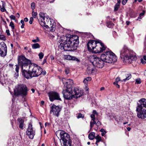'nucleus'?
Returning a JSON list of instances; mask_svg holds the SVG:
<instances>
[{
    "label": "nucleus",
    "instance_id": "obj_1",
    "mask_svg": "<svg viewBox=\"0 0 146 146\" xmlns=\"http://www.w3.org/2000/svg\"><path fill=\"white\" fill-rule=\"evenodd\" d=\"M101 59L96 55H91L89 60L93 65L98 68H102L104 66V62L109 63L115 62L117 61V57L113 52L107 51L101 55Z\"/></svg>",
    "mask_w": 146,
    "mask_h": 146
},
{
    "label": "nucleus",
    "instance_id": "obj_2",
    "mask_svg": "<svg viewBox=\"0 0 146 146\" xmlns=\"http://www.w3.org/2000/svg\"><path fill=\"white\" fill-rule=\"evenodd\" d=\"M59 41V47L61 49L65 51L76 50L79 43L78 37L76 35H73L69 38L62 36L60 37Z\"/></svg>",
    "mask_w": 146,
    "mask_h": 146
},
{
    "label": "nucleus",
    "instance_id": "obj_3",
    "mask_svg": "<svg viewBox=\"0 0 146 146\" xmlns=\"http://www.w3.org/2000/svg\"><path fill=\"white\" fill-rule=\"evenodd\" d=\"M42 71V68L40 67L31 64L29 66L28 71H27L26 70H23V73L22 74L27 79H31L33 77H38L40 75Z\"/></svg>",
    "mask_w": 146,
    "mask_h": 146
},
{
    "label": "nucleus",
    "instance_id": "obj_4",
    "mask_svg": "<svg viewBox=\"0 0 146 146\" xmlns=\"http://www.w3.org/2000/svg\"><path fill=\"white\" fill-rule=\"evenodd\" d=\"M106 47L103 43L96 40L90 41L87 44V48L89 51L95 53L101 52Z\"/></svg>",
    "mask_w": 146,
    "mask_h": 146
},
{
    "label": "nucleus",
    "instance_id": "obj_5",
    "mask_svg": "<svg viewBox=\"0 0 146 146\" xmlns=\"http://www.w3.org/2000/svg\"><path fill=\"white\" fill-rule=\"evenodd\" d=\"M136 111L137 116L139 118L144 119L146 115V99L142 98L139 100L137 103Z\"/></svg>",
    "mask_w": 146,
    "mask_h": 146
},
{
    "label": "nucleus",
    "instance_id": "obj_6",
    "mask_svg": "<svg viewBox=\"0 0 146 146\" xmlns=\"http://www.w3.org/2000/svg\"><path fill=\"white\" fill-rule=\"evenodd\" d=\"M130 51L127 47L124 46L121 51L120 54L122 56H125L124 57L125 62L131 63L132 61H135L136 57L135 56L130 54Z\"/></svg>",
    "mask_w": 146,
    "mask_h": 146
},
{
    "label": "nucleus",
    "instance_id": "obj_7",
    "mask_svg": "<svg viewBox=\"0 0 146 146\" xmlns=\"http://www.w3.org/2000/svg\"><path fill=\"white\" fill-rule=\"evenodd\" d=\"M28 89L26 86L23 84H19L15 87L14 94L16 96H25L27 94Z\"/></svg>",
    "mask_w": 146,
    "mask_h": 146
},
{
    "label": "nucleus",
    "instance_id": "obj_8",
    "mask_svg": "<svg viewBox=\"0 0 146 146\" xmlns=\"http://www.w3.org/2000/svg\"><path fill=\"white\" fill-rule=\"evenodd\" d=\"M19 64L21 66L22 69V73H23V70H26L27 68H29L30 64V61L26 58L25 57L22 56H19L18 59Z\"/></svg>",
    "mask_w": 146,
    "mask_h": 146
},
{
    "label": "nucleus",
    "instance_id": "obj_9",
    "mask_svg": "<svg viewBox=\"0 0 146 146\" xmlns=\"http://www.w3.org/2000/svg\"><path fill=\"white\" fill-rule=\"evenodd\" d=\"M39 15L40 17V24L41 25H45V20H46V21H48V22L47 23V25H46V26L48 27L50 26V24L51 23V22L50 21L49 18L47 17H45L44 16V14L43 13H40L39 14Z\"/></svg>",
    "mask_w": 146,
    "mask_h": 146
},
{
    "label": "nucleus",
    "instance_id": "obj_10",
    "mask_svg": "<svg viewBox=\"0 0 146 146\" xmlns=\"http://www.w3.org/2000/svg\"><path fill=\"white\" fill-rule=\"evenodd\" d=\"M62 94L64 97L67 100H71L73 97L74 94L72 89H66L63 90L62 91Z\"/></svg>",
    "mask_w": 146,
    "mask_h": 146
},
{
    "label": "nucleus",
    "instance_id": "obj_11",
    "mask_svg": "<svg viewBox=\"0 0 146 146\" xmlns=\"http://www.w3.org/2000/svg\"><path fill=\"white\" fill-rule=\"evenodd\" d=\"M61 108L59 106H56L53 104L50 107V113L53 115L58 117Z\"/></svg>",
    "mask_w": 146,
    "mask_h": 146
},
{
    "label": "nucleus",
    "instance_id": "obj_12",
    "mask_svg": "<svg viewBox=\"0 0 146 146\" xmlns=\"http://www.w3.org/2000/svg\"><path fill=\"white\" fill-rule=\"evenodd\" d=\"M26 133V135L29 136L30 139H32L33 138L35 134V132L33 130L32 125L31 123L29 124Z\"/></svg>",
    "mask_w": 146,
    "mask_h": 146
},
{
    "label": "nucleus",
    "instance_id": "obj_13",
    "mask_svg": "<svg viewBox=\"0 0 146 146\" xmlns=\"http://www.w3.org/2000/svg\"><path fill=\"white\" fill-rule=\"evenodd\" d=\"M7 51V48L6 44L3 42L0 43V55L2 57L5 56Z\"/></svg>",
    "mask_w": 146,
    "mask_h": 146
},
{
    "label": "nucleus",
    "instance_id": "obj_14",
    "mask_svg": "<svg viewBox=\"0 0 146 146\" xmlns=\"http://www.w3.org/2000/svg\"><path fill=\"white\" fill-rule=\"evenodd\" d=\"M49 99L51 101H53L54 100H61L59 94L57 92H52L49 94Z\"/></svg>",
    "mask_w": 146,
    "mask_h": 146
},
{
    "label": "nucleus",
    "instance_id": "obj_15",
    "mask_svg": "<svg viewBox=\"0 0 146 146\" xmlns=\"http://www.w3.org/2000/svg\"><path fill=\"white\" fill-rule=\"evenodd\" d=\"M60 140H62L63 142L68 141L69 140V135L63 131H60Z\"/></svg>",
    "mask_w": 146,
    "mask_h": 146
},
{
    "label": "nucleus",
    "instance_id": "obj_16",
    "mask_svg": "<svg viewBox=\"0 0 146 146\" xmlns=\"http://www.w3.org/2000/svg\"><path fill=\"white\" fill-rule=\"evenodd\" d=\"M49 20L51 22V23H50V27H47L46 26V25L47 23L48 22V21H46V20H45V25H41L42 26L45 27L46 28H50V30L51 31H53L55 30V28L56 26V23L54 22V21L53 20H52L50 19L49 18Z\"/></svg>",
    "mask_w": 146,
    "mask_h": 146
},
{
    "label": "nucleus",
    "instance_id": "obj_17",
    "mask_svg": "<svg viewBox=\"0 0 146 146\" xmlns=\"http://www.w3.org/2000/svg\"><path fill=\"white\" fill-rule=\"evenodd\" d=\"M73 94V97L75 98L81 97L83 94V92L77 88L74 89Z\"/></svg>",
    "mask_w": 146,
    "mask_h": 146
},
{
    "label": "nucleus",
    "instance_id": "obj_18",
    "mask_svg": "<svg viewBox=\"0 0 146 146\" xmlns=\"http://www.w3.org/2000/svg\"><path fill=\"white\" fill-rule=\"evenodd\" d=\"M64 86L67 89H72V85L73 84V81L71 79H68L65 83H63Z\"/></svg>",
    "mask_w": 146,
    "mask_h": 146
},
{
    "label": "nucleus",
    "instance_id": "obj_19",
    "mask_svg": "<svg viewBox=\"0 0 146 146\" xmlns=\"http://www.w3.org/2000/svg\"><path fill=\"white\" fill-rule=\"evenodd\" d=\"M64 58L66 60H72L76 61L78 62L80 61L75 56H72L70 55H66L64 56Z\"/></svg>",
    "mask_w": 146,
    "mask_h": 146
},
{
    "label": "nucleus",
    "instance_id": "obj_20",
    "mask_svg": "<svg viewBox=\"0 0 146 146\" xmlns=\"http://www.w3.org/2000/svg\"><path fill=\"white\" fill-rule=\"evenodd\" d=\"M94 71V68L91 66H88L86 70L87 74L88 75H90L93 73Z\"/></svg>",
    "mask_w": 146,
    "mask_h": 146
},
{
    "label": "nucleus",
    "instance_id": "obj_21",
    "mask_svg": "<svg viewBox=\"0 0 146 146\" xmlns=\"http://www.w3.org/2000/svg\"><path fill=\"white\" fill-rule=\"evenodd\" d=\"M95 133L94 132H92L90 133L88 135L89 138L91 140L93 139L95 137Z\"/></svg>",
    "mask_w": 146,
    "mask_h": 146
},
{
    "label": "nucleus",
    "instance_id": "obj_22",
    "mask_svg": "<svg viewBox=\"0 0 146 146\" xmlns=\"http://www.w3.org/2000/svg\"><path fill=\"white\" fill-rule=\"evenodd\" d=\"M95 138L96 139V144L97 146H98V143L102 141L101 137L99 135H98L95 137Z\"/></svg>",
    "mask_w": 146,
    "mask_h": 146
},
{
    "label": "nucleus",
    "instance_id": "obj_23",
    "mask_svg": "<svg viewBox=\"0 0 146 146\" xmlns=\"http://www.w3.org/2000/svg\"><path fill=\"white\" fill-rule=\"evenodd\" d=\"M71 141L69 140L68 141L63 142V146H71Z\"/></svg>",
    "mask_w": 146,
    "mask_h": 146
},
{
    "label": "nucleus",
    "instance_id": "obj_24",
    "mask_svg": "<svg viewBox=\"0 0 146 146\" xmlns=\"http://www.w3.org/2000/svg\"><path fill=\"white\" fill-rule=\"evenodd\" d=\"M40 46L37 43H35L32 45V48L33 49H36L40 48Z\"/></svg>",
    "mask_w": 146,
    "mask_h": 146
},
{
    "label": "nucleus",
    "instance_id": "obj_25",
    "mask_svg": "<svg viewBox=\"0 0 146 146\" xmlns=\"http://www.w3.org/2000/svg\"><path fill=\"white\" fill-rule=\"evenodd\" d=\"M127 76H126L125 78L123 79V81L125 82L127 80H128L131 79V75L130 74H128L127 75Z\"/></svg>",
    "mask_w": 146,
    "mask_h": 146
},
{
    "label": "nucleus",
    "instance_id": "obj_26",
    "mask_svg": "<svg viewBox=\"0 0 146 146\" xmlns=\"http://www.w3.org/2000/svg\"><path fill=\"white\" fill-rule=\"evenodd\" d=\"M113 25L114 24H113V23L110 21L108 22L107 24V26L109 28H112L113 27Z\"/></svg>",
    "mask_w": 146,
    "mask_h": 146
},
{
    "label": "nucleus",
    "instance_id": "obj_27",
    "mask_svg": "<svg viewBox=\"0 0 146 146\" xmlns=\"http://www.w3.org/2000/svg\"><path fill=\"white\" fill-rule=\"evenodd\" d=\"M15 66H16L15 68V71L17 72V73H16V76H15L16 77H17L18 76V72L19 68L17 65H16Z\"/></svg>",
    "mask_w": 146,
    "mask_h": 146
},
{
    "label": "nucleus",
    "instance_id": "obj_28",
    "mask_svg": "<svg viewBox=\"0 0 146 146\" xmlns=\"http://www.w3.org/2000/svg\"><path fill=\"white\" fill-rule=\"evenodd\" d=\"M100 131L102 133L101 135L102 136H104L105 134L106 133V132L103 129H101L100 130Z\"/></svg>",
    "mask_w": 146,
    "mask_h": 146
},
{
    "label": "nucleus",
    "instance_id": "obj_29",
    "mask_svg": "<svg viewBox=\"0 0 146 146\" xmlns=\"http://www.w3.org/2000/svg\"><path fill=\"white\" fill-rule=\"evenodd\" d=\"M38 56H39V58H40V59H41L43 58V57L44 56V54L42 52H40L39 53Z\"/></svg>",
    "mask_w": 146,
    "mask_h": 146
},
{
    "label": "nucleus",
    "instance_id": "obj_30",
    "mask_svg": "<svg viewBox=\"0 0 146 146\" xmlns=\"http://www.w3.org/2000/svg\"><path fill=\"white\" fill-rule=\"evenodd\" d=\"M19 123H20V124H19V127L21 129H23V121H21L19 122Z\"/></svg>",
    "mask_w": 146,
    "mask_h": 146
},
{
    "label": "nucleus",
    "instance_id": "obj_31",
    "mask_svg": "<svg viewBox=\"0 0 146 146\" xmlns=\"http://www.w3.org/2000/svg\"><path fill=\"white\" fill-rule=\"evenodd\" d=\"M90 130L89 131V132H90L91 131L92 129L94 127V124L91 121L90 122Z\"/></svg>",
    "mask_w": 146,
    "mask_h": 146
},
{
    "label": "nucleus",
    "instance_id": "obj_32",
    "mask_svg": "<svg viewBox=\"0 0 146 146\" xmlns=\"http://www.w3.org/2000/svg\"><path fill=\"white\" fill-rule=\"evenodd\" d=\"M84 117V115L82 114L81 113H79L78 115L77 116L78 118H83Z\"/></svg>",
    "mask_w": 146,
    "mask_h": 146
},
{
    "label": "nucleus",
    "instance_id": "obj_33",
    "mask_svg": "<svg viewBox=\"0 0 146 146\" xmlns=\"http://www.w3.org/2000/svg\"><path fill=\"white\" fill-rule=\"evenodd\" d=\"M120 5L116 4L114 7L115 11H117Z\"/></svg>",
    "mask_w": 146,
    "mask_h": 146
},
{
    "label": "nucleus",
    "instance_id": "obj_34",
    "mask_svg": "<svg viewBox=\"0 0 146 146\" xmlns=\"http://www.w3.org/2000/svg\"><path fill=\"white\" fill-rule=\"evenodd\" d=\"M10 26L12 29H14V25L13 22L11 21L10 22Z\"/></svg>",
    "mask_w": 146,
    "mask_h": 146
},
{
    "label": "nucleus",
    "instance_id": "obj_35",
    "mask_svg": "<svg viewBox=\"0 0 146 146\" xmlns=\"http://www.w3.org/2000/svg\"><path fill=\"white\" fill-rule=\"evenodd\" d=\"M31 7L32 10H34L35 7V5L34 3L33 2L31 3Z\"/></svg>",
    "mask_w": 146,
    "mask_h": 146
},
{
    "label": "nucleus",
    "instance_id": "obj_36",
    "mask_svg": "<svg viewBox=\"0 0 146 146\" xmlns=\"http://www.w3.org/2000/svg\"><path fill=\"white\" fill-rule=\"evenodd\" d=\"M32 16L33 17L35 18L36 17V16L37 15V13L36 12H35L34 11V10H32Z\"/></svg>",
    "mask_w": 146,
    "mask_h": 146
},
{
    "label": "nucleus",
    "instance_id": "obj_37",
    "mask_svg": "<svg viewBox=\"0 0 146 146\" xmlns=\"http://www.w3.org/2000/svg\"><path fill=\"white\" fill-rule=\"evenodd\" d=\"M141 79L140 78L137 79L135 81V84H140L141 83Z\"/></svg>",
    "mask_w": 146,
    "mask_h": 146
},
{
    "label": "nucleus",
    "instance_id": "obj_38",
    "mask_svg": "<svg viewBox=\"0 0 146 146\" xmlns=\"http://www.w3.org/2000/svg\"><path fill=\"white\" fill-rule=\"evenodd\" d=\"M36 39L33 40L32 41L34 43H36L39 41V39L38 37L36 38Z\"/></svg>",
    "mask_w": 146,
    "mask_h": 146
},
{
    "label": "nucleus",
    "instance_id": "obj_39",
    "mask_svg": "<svg viewBox=\"0 0 146 146\" xmlns=\"http://www.w3.org/2000/svg\"><path fill=\"white\" fill-rule=\"evenodd\" d=\"M120 78H117L116 79V80H115V82H113V84L114 85H115L118 82L120 81Z\"/></svg>",
    "mask_w": 146,
    "mask_h": 146
},
{
    "label": "nucleus",
    "instance_id": "obj_40",
    "mask_svg": "<svg viewBox=\"0 0 146 146\" xmlns=\"http://www.w3.org/2000/svg\"><path fill=\"white\" fill-rule=\"evenodd\" d=\"M33 21V17H31L30 19L29 23L30 24H32Z\"/></svg>",
    "mask_w": 146,
    "mask_h": 146
},
{
    "label": "nucleus",
    "instance_id": "obj_41",
    "mask_svg": "<svg viewBox=\"0 0 146 146\" xmlns=\"http://www.w3.org/2000/svg\"><path fill=\"white\" fill-rule=\"evenodd\" d=\"M90 117L92 119H95V115L94 114H92L91 115Z\"/></svg>",
    "mask_w": 146,
    "mask_h": 146
},
{
    "label": "nucleus",
    "instance_id": "obj_42",
    "mask_svg": "<svg viewBox=\"0 0 146 146\" xmlns=\"http://www.w3.org/2000/svg\"><path fill=\"white\" fill-rule=\"evenodd\" d=\"M128 0H123L122 1V4L123 5H125L126 4Z\"/></svg>",
    "mask_w": 146,
    "mask_h": 146
},
{
    "label": "nucleus",
    "instance_id": "obj_43",
    "mask_svg": "<svg viewBox=\"0 0 146 146\" xmlns=\"http://www.w3.org/2000/svg\"><path fill=\"white\" fill-rule=\"evenodd\" d=\"M93 114H94V115H98V113L96 112V111L95 110H94L93 111Z\"/></svg>",
    "mask_w": 146,
    "mask_h": 146
},
{
    "label": "nucleus",
    "instance_id": "obj_44",
    "mask_svg": "<svg viewBox=\"0 0 146 146\" xmlns=\"http://www.w3.org/2000/svg\"><path fill=\"white\" fill-rule=\"evenodd\" d=\"M10 18L11 19L15 20V17L13 15H11L10 17Z\"/></svg>",
    "mask_w": 146,
    "mask_h": 146
},
{
    "label": "nucleus",
    "instance_id": "obj_45",
    "mask_svg": "<svg viewBox=\"0 0 146 146\" xmlns=\"http://www.w3.org/2000/svg\"><path fill=\"white\" fill-rule=\"evenodd\" d=\"M101 125V123L99 121H98L96 123V125H97V126H99L100 125Z\"/></svg>",
    "mask_w": 146,
    "mask_h": 146
},
{
    "label": "nucleus",
    "instance_id": "obj_46",
    "mask_svg": "<svg viewBox=\"0 0 146 146\" xmlns=\"http://www.w3.org/2000/svg\"><path fill=\"white\" fill-rule=\"evenodd\" d=\"M86 78V80H87V81L88 82L91 81V80L92 79L90 77H87V78Z\"/></svg>",
    "mask_w": 146,
    "mask_h": 146
},
{
    "label": "nucleus",
    "instance_id": "obj_47",
    "mask_svg": "<svg viewBox=\"0 0 146 146\" xmlns=\"http://www.w3.org/2000/svg\"><path fill=\"white\" fill-rule=\"evenodd\" d=\"M10 31L9 30L7 29L6 30V33L8 36L10 35V34L9 33Z\"/></svg>",
    "mask_w": 146,
    "mask_h": 146
},
{
    "label": "nucleus",
    "instance_id": "obj_48",
    "mask_svg": "<svg viewBox=\"0 0 146 146\" xmlns=\"http://www.w3.org/2000/svg\"><path fill=\"white\" fill-rule=\"evenodd\" d=\"M141 62L143 64H145L146 63V62L145 61L143 60V58H141Z\"/></svg>",
    "mask_w": 146,
    "mask_h": 146
},
{
    "label": "nucleus",
    "instance_id": "obj_49",
    "mask_svg": "<svg viewBox=\"0 0 146 146\" xmlns=\"http://www.w3.org/2000/svg\"><path fill=\"white\" fill-rule=\"evenodd\" d=\"M83 82L85 84H87V83H88V81H87V80H86V79L85 78L84 79V80L83 81Z\"/></svg>",
    "mask_w": 146,
    "mask_h": 146
},
{
    "label": "nucleus",
    "instance_id": "obj_50",
    "mask_svg": "<svg viewBox=\"0 0 146 146\" xmlns=\"http://www.w3.org/2000/svg\"><path fill=\"white\" fill-rule=\"evenodd\" d=\"M87 86H88V85H87V84H86L85 89V90L86 91H88V90H89Z\"/></svg>",
    "mask_w": 146,
    "mask_h": 146
},
{
    "label": "nucleus",
    "instance_id": "obj_51",
    "mask_svg": "<svg viewBox=\"0 0 146 146\" xmlns=\"http://www.w3.org/2000/svg\"><path fill=\"white\" fill-rule=\"evenodd\" d=\"M46 62V58H45L44 59L42 63V64H44Z\"/></svg>",
    "mask_w": 146,
    "mask_h": 146
},
{
    "label": "nucleus",
    "instance_id": "obj_52",
    "mask_svg": "<svg viewBox=\"0 0 146 146\" xmlns=\"http://www.w3.org/2000/svg\"><path fill=\"white\" fill-rule=\"evenodd\" d=\"M92 122V123L94 124H95L96 125V121H95V119H92L91 121Z\"/></svg>",
    "mask_w": 146,
    "mask_h": 146
},
{
    "label": "nucleus",
    "instance_id": "obj_53",
    "mask_svg": "<svg viewBox=\"0 0 146 146\" xmlns=\"http://www.w3.org/2000/svg\"><path fill=\"white\" fill-rule=\"evenodd\" d=\"M1 11H2L3 12H4L5 10V8L3 7H2L1 8Z\"/></svg>",
    "mask_w": 146,
    "mask_h": 146
},
{
    "label": "nucleus",
    "instance_id": "obj_54",
    "mask_svg": "<svg viewBox=\"0 0 146 146\" xmlns=\"http://www.w3.org/2000/svg\"><path fill=\"white\" fill-rule=\"evenodd\" d=\"M41 74H42L43 75H45L46 74V72L45 71L43 72L42 71Z\"/></svg>",
    "mask_w": 146,
    "mask_h": 146
},
{
    "label": "nucleus",
    "instance_id": "obj_55",
    "mask_svg": "<svg viewBox=\"0 0 146 146\" xmlns=\"http://www.w3.org/2000/svg\"><path fill=\"white\" fill-rule=\"evenodd\" d=\"M21 23L22 24V25H24L25 24L24 23V21L23 20H22L21 21Z\"/></svg>",
    "mask_w": 146,
    "mask_h": 146
},
{
    "label": "nucleus",
    "instance_id": "obj_56",
    "mask_svg": "<svg viewBox=\"0 0 146 146\" xmlns=\"http://www.w3.org/2000/svg\"><path fill=\"white\" fill-rule=\"evenodd\" d=\"M24 21L25 22H27L28 21V19L27 18H25L24 19Z\"/></svg>",
    "mask_w": 146,
    "mask_h": 146
},
{
    "label": "nucleus",
    "instance_id": "obj_57",
    "mask_svg": "<svg viewBox=\"0 0 146 146\" xmlns=\"http://www.w3.org/2000/svg\"><path fill=\"white\" fill-rule=\"evenodd\" d=\"M115 85H116V87H117V88H119L120 86L119 84H117V83Z\"/></svg>",
    "mask_w": 146,
    "mask_h": 146
},
{
    "label": "nucleus",
    "instance_id": "obj_58",
    "mask_svg": "<svg viewBox=\"0 0 146 146\" xmlns=\"http://www.w3.org/2000/svg\"><path fill=\"white\" fill-rule=\"evenodd\" d=\"M118 1H117V3H116L117 4L119 5H120V3H121V1H120V0H118Z\"/></svg>",
    "mask_w": 146,
    "mask_h": 146
},
{
    "label": "nucleus",
    "instance_id": "obj_59",
    "mask_svg": "<svg viewBox=\"0 0 146 146\" xmlns=\"http://www.w3.org/2000/svg\"><path fill=\"white\" fill-rule=\"evenodd\" d=\"M65 72L66 74H68L69 73V70H66Z\"/></svg>",
    "mask_w": 146,
    "mask_h": 146
},
{
    "label": "nucleus",
    "instance_id": "obj_60",
    "mask_svg": "<svg viewBox=\"0 0 146 146\" xmlns=\"http://www.w3.org/2000/svg\"><path fill=\"white\" fill-rule=\"evenodd\" d=\"M50 57L51 59L52 60H54V56H50Z\"/></svg>",
    "mask_w": 146,
    "mask_h": 146
},
{
    "label": "nucleus",
    "instance_id": "obj_61",
    "mask_svg": "<svg viewBox=\"0 0 146 146\" xmlns=\"http://www.w3.org/2000/svg\"><path fill=\"white\" fill-rule=\"evenodd\" d=\"M129 23H130V22H129L128 21H126V23L127 25H129Z\"/></svg>",
    "mask_w": 146,
    "mask_h": 146
},
{
    "label": "nucleus",
    "instance_id": "obj_62",
    "mask_svg": "<svg viewBox=\"0 0 146 146\" xmlns=\"http://www.w3.org/2000/svg\"><path fill=\"white\" fill-rule=\"evenodd\" d=\"M49 125V124L48 123H45V125L46 127V126L47 125Z\"/></svg>",
    "mask_w": 146,
    "mask_h": 146
},
{
    "label": "nucleus",
    "instance_id": "obj_63",
    "mask_svg": "<svg viewBox=\"0 0 146 146\" xmlns=\"http://www.w3.org/2000/svg\"><path fill=\"white\" fill-rule=\"evenodd\" d=\"M2 3H3V5H2L3 7L5 8V3L3 2H2Z\"/></svg>",
    "mask_w": 146,
    "mask_h": 146
},
{
    "label": "nucleus",
    "instance_id": "obj_64",
    "mask_svg": "<svg viewBox=\"0 0 146 146\" xmlns=\"http://www.w3.org/2000/svg\"><path fill=\"white\" fill-rule=\"evenodd\" d=\"M44 103V101H42L41 102V104L42 105H43Z\"/></svg>",
    "mask_w": 146,
    "mask_h": 146
}]
</instances>
